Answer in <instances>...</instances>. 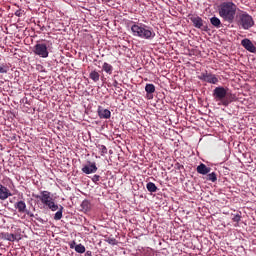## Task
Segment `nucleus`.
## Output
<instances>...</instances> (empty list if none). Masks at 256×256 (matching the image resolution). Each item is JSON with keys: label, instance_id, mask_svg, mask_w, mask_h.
<instances>
[{"label": "nucleus", "instance_id": "1", "mask_svg": "<svg viewBox=\"0 0 256 256\" xmlns=\"http://www.w3.org/2000/svg\"><path fill=\"white\" fill-rule=\"evenodd\" d=\"M237 10V4L232 2V0L223 1L217 7V13H219V17H221L223 22H227L229 24L235 22Z\"/></svg>", "mask_w": 256, "mask_h": 256}, {"label": "nucleus", "instance_id": "2", "mask_svg": "<svg viewBox=\"0 0 256 256\" xmlns=\"http://www.w3.org/2000/svg\"><path fill=\"white\" fill-rule=\"evenodd\" d=\"M131 32L134 37H140L146 40H152L156 37L153 29L144 23H137L131 26Z\"/></svg>", "mask_w": 256, "mask_h": 256}, {"label": "nucleus", "instance_id": "3", "mask_svg": "<svg viewBox=\"0 0 256 256\" xmlns=\"http://www.w3.org/2000/svg\"><path fill=\"white\" fill-rule=\"evenodd\" d=\"M35 199L40 200L46 207L50 209V211L55 212L59 210V206H57L51 197V193L48 191L40 192V195H33Z\"/></svg>", "mask_w": 256, "mask_h": 256}, {"label": "nucleus", "instance_id": "4", "mask_svg": "<svg viewBox=\"0 0 256 256\" xmlns=\"http://www.w3.org/2000/svg\"><path fill=\"white\" fill-rule=\"evenodd\" d=\"M238 26L244 30H249L255 26V21L253 16L249 13L241 11L238 15Z\"/></svg>", "mask_w": 256, "mask_h": 256}, {"label": "nucleus", "instance_id": "5", "mask_svg": "<svg viewBox=\"0 0 256 256\" xmlns=\"http://www.w3.org/2000/svg\"><path fill=\"white\" fill-rule=\"evenodd\" d=\"M229 88H225L223 86L216 87L213 91V98L216 102H222L223 106L229 105V100H226L227 96L229 95Z\"/></svg>", "mask_w": 256, "mask_h": 256}, {"label": "nucleus", "instance_id": "6", "mask_svg": "<svg viewBox=\"0 0 256 256\" xmlns=\"http://www.w3.org/2000/svg\"><path fill=\"white\" fill-rule=\"evenodd\" d=\"M34 55L42 58H47L49 56V46L45 43H37L33 46Z\"/></svg>", "mask_w": 256, "mask_h": 256}, {"label": "nucleus", "instance_id": "7", "mask_svg": "<svg viewBox=\"0 0 256 256\" xmlns=\"http://www.w3.org/2000/svg\"><path fill=\"white\" fill-rule=\"evenodd\" d=\"M189 19L195 28L200 29L203 32L208 31V27H207V25L204 24V21L201 17H199L197 15H190Z\"/></svg>", "mask_w": 256, "mask_h": 256}, {"label": "nucleus", "instance_id": "8", "mask_svg": "<svg viewBox=\"0 0 256 256\" xmlns=\"http://www.w3.org/2000/svg\"><path fill=\"white\" fill-rule=\"evenodd\" d=\"M199 80L205 82V83H210V84H214L217 85L219 83V79L217 77V75L215 74H211L208 72H204L201 75L198 76Z\"/></svg>", "mask_w": 256, "mask_h": 256}, {"label": "nucleus", "instance_id": "9", "mask_svg": "<svg viewBox=\"0 0 256 256\" xmlns=\"http://www.w3.org/2000/svg\"><path fill=\"white\" fill-rule=\"evenodd\" d=\"M97 170L98 167L96 166V162L88 161V165L82 167V172L86 175L95 174Z\"/></svg>", "mask_w": 256, "mask_h": 256}, {"label": "nucleus", "instance_id": "10", "mask_svg": "<svg viewBox=\"0 0 256 256\" xmlns=\"http://www.w3.org/2000/svg\"><path fill=\"white\" fill-rule=\"evenodd\" d=\"M241 46L244 47L247 52L256 53V47L249 38L242 39Z\"/></svg>", "mask_w": 256, "mask_h": 256}, {"label": "nucleus", "instance_id": "11", "mask_svg": "<svg viewBox=\"0 0 256 256\" xmlns=\"http://www.w3.org/2000/svg\"><path fill=\"white\" fill-rule=\"evenodd\" d=\"M12 196L9 188L0 184V200H7L9 197Z\"/></svg>", "mask_w": 256, "mask_h": 256}, {"label": "nucleus", "instance_id": "12", "mask_svg": "<svg viewBox=\"0 0 256 256\" xmlns=\"http://www.w3.org/2000/svg\"><path fill=\"white\" fill-rule=\"evenodd\" d=\"M98 116L100 119H110L111 111L108 109H104L102 106L98 107Z\"/></svg>", "mask_w": 256, "mask_h": 256}, {"label": "nucleus", "instance_id": "13", "mask_svg": "<svg viewBox=\"0 0 256 256\" xmlns=\"http://www.w3.org/2000/svg\"><path fill=\"white\" fill-rule=\"evenodd\" d=\"M196 171L199 175H208L211 172V167H207L205 164L201 163L196 167Z\"/></svg>", "mask_w": 256, "mask_h": 256}, {"label": "nucleus", "instance_id": "14", "mask_svg": "<svg viewBox=\"0 0 256 256\" xmlns=\"http://www.w3.org/2000/svg\"><path fill=\"white\" fill-rule=\"evenodd\" d=\"M144 90L147 93V98L149 100L153 99V93L156 92V86H154V84H146V87L144 88Z\"/></svg>", "mask_w": 256, "mask_h": 256}, {"label": "nucleus", "instance_id": "15", "mask_svg": "<svg viewBox=\"0 0 256 256\" xmlns=\"http://www.w3.org/2000/svg\"><path fill=\"white\" fill-rule=\"evenodd\" d=\"M3 239L6 241L14 242V241H20L22 238H20L19 235L13 234V233H4Z\"/></svg>", "mask_w": 256, "mask_h": 256}, {"label": "nucleus", "instance_id": "16", "mask_svg": "<svg viewBox=\"0 0 256 256\" xmlns=\"http://www.w3.org/2000/svg\"><path fill=\"white\" fill-rule=\"evenodd\" d=\"M14 208L18 210L20 214L26 213L28 210L26 209V204L24 201H19L14 204Z\"/></svg>", "mask_w": 256, "mask_h": 256}, {"label": "nucleus", "instance_id": "17", "mask_svg": "<svg viewBox=\"0 0 256 256\" xmlns=\"http://www.w3.org/2000/svg\"><path fill=\"white\" fill-rule=\"evenodd\" d=\"M103 71L105 72V73H107L108 75H111V74H113V70H114V67H113V65H111V64H108L107 62H105L104 64H103Z\"/></svg>", "mask_w": 256, "mask_h": 256}, {"label": "nucleus", "instance_id": "18", "mask_svg": "<svg viewBox=\"0 0 256 256\" xmlns=\"http://www.w3.org/2000/svg\"><path fill=\"white\" fill-rule=\"evenodd\" d=\"M210 24L213 25V27L219 29L221 27V20L217 17L210 18Z\"/></svg>", "mask_w": 256, "mask_h": 256}, {"label": "nucleus", "instance_id": "19", "mask_svg": "<svg viewBox=\"0 0 256 256\" xmlns=\"http://www.w3.org/2000/svg\"><path fill=\"white\" fill-rule=\"evenodd\" d=\"M100 77L101 75L96 70H93L91 73H89V78H91L94 83H97Z\"/></svg>", "mask_w": 256, "mask_h": 256}, {"label": "nucleus", "instance_id": "20", "mask_svg": "<svg viewBox=\"0 0 256 256\" xmlns=\"http://www.w3.org/2000/svg\"><path fill=\"white\" fill-rule=\"evenodd\" d=\"M146 188L149 193H156L158 190L156 184H154L153 182H148Z\"/></svg>", "mask_w": 256, "mask_h": 256}, {"label": "nucleus", "instance_id": "21", "mask_svg": "<svg viewBox=\"0 0 256 256\" xmlns=\"http://www.w3.org/2000/svg\"><path fill=\"white\" fill-rule=\"evenodd\" d=\"M81 208L83 211H91V203L89 202V200H84L81 203Z\"/></svg>", "mask_w": 256, "mask_h": 256}, {"label": "nucleus", "instance_id": "22", "mask_svg": "<svg viewBox=\"0 0 256 256\" xmlns=\"http://www.w3.org/2000/svg\"><path fill=\"white\" fill-rule=\"evenodd\" d=\"M63 206L58 207V211L55 214L54 220L60 221L62 219Z\"/></svg>", "mask_w": 256, "mask_h": 256}, {"label": "nucleus", "instance_id": "23", "mask_svg": "<svg viewBox=\"0 0 256 256\" xmlns=\"http://www.w3.org/2000/svg\"><path fill=\"white\" fill-rule=\"evenodd\" d=\"M74 249L76 253H79V254H83L86 251V248L83 244H77Z\"/></svg>", "mask_w": 256, "mask_h": 256}, {"label": "nucleus", "instance_id": "24", "mask_svg": "<svg viewBox=\"0 0 256 256\" xmlns=\"http://www.w3.org/2000/svg\"><path fill=\"white\" fill-rule=\"evenodd\" d=\"M9 71H10L9 64H1L0 65V73L6 74V73H9Z\"/></svg>", "mask_w": 256, "mask_h": 256}, {"label": "nucleus", "instance_id": "25", "mask_svg": "<svg viewBox=\"0 0 256 256\" xmlns=\"http://www.w3.org/2000/svg\"><path fill=\"white\" fill-rule=\"evenodd\" d=\"M207 180L210 182H216L217 181V174L215 172H211L207 175Z\"/></svg>", "mask_w": 256, "mask_h": 256}, {"label": "nucleus", "instance_id": "26", "mask_svg": "<svg viewBox=\"0 0 256 256\" xmlns=\"http://www.w3.org/2000/svg\"><path fill=\"white\" fill-rule=\"evenodd\" d=\"M98 149L100 150L101 156L108 154V148L104 145H99Z\"/></svg>", "mask_w": 256, "mask_h": 256}, {"label": "nucleus", "instance_id": "27", "mask_svg": "<svg viewBox=\"0 0 256 256\" xmlns=\"http://www.w3.org/2000/svg\"><path fill=\"white\" fill-rule=\"evenodd\" d=\"M242 216L239 214H235L234 217L232 218V221L235 222V227L238 226V223L241 222Z\"/></svg>", "mask_w": 256, "mask_h": 256}, {"label": "nucleus", "instance_id": "28", "mask_svg": "<svg viewBox=\"0 0 256 256\" xmlns=\"http://www.w3.org/2000/svg\"><path fill=\"white\" fill-rule=\"evenodd\" d=\"M106 241L108 244H110L112 246L117 245V240L115 238H108Z\"/></svg>", "mask_w": 256, "mask_h": 256}, {"label": "nucleus", "instance_id": "29", "mask_svg": "<svg viewBox=\"0 0 256 256\" xmlns=\"http://www.w3.org/2000/svg\"><path fill=\"white\" fill-rule=\"evenodd\" d=\"M99 180H101V176H99V175H94V176L92 177V182H93L94 184H97V183L99 182Z\"/></svg>", "mask_w": 256, "mask_h": 256}, {"label": "nucleus", "instance_id": "30", "mask_svg": "<svg viewBox=\"0 0 256 256\" xmlns=\"http://www.w3.org/2000/svg\"><path fill=\"white\" fill-rule=\"evenodd\" d=\"M70 249H75V246H78L77 242L73 241L72 243L69 244Z\"/></svg>", "mask_w": 256, "mask_h": 256}, {"label": "nucleus", "instance_id": "31", "mask_svg": "<svg viewBox=\"0 0 256 256\" xmlns=\"http://www.w3.org/2000/svg\"><path fill=\"white\" fill-rule=\"evenodd\" d=\"M112 86L115 88H119V82L117 80H114Z\"/></svg>", "mask_w": 256, "mask_h": 256}, {"label": "nucleus", "instance_id": "32", "mask_svg": "<svg viewBox=\"0 0 256 256\" xmlns=\"http://www.w3.org/2000/svg\"><path fill=\"white\" fill-rule=\"evenodd\" d=\"M85 256H92V252H91V251H87V252L85 253Z\"/></svg>", "mask_w": 256, "mask_h": 256}, {"label": "nucleus", "instance_id": "33", "mask_svg": "<svg viewBox=\"0 0 256 256\" xmlns=\"http://www.w3.org/2000/svg\"><path fill=\"white\" fill-rule=\"evenodd\" d=\"M19 13H15L16 16H18Z\"/></svg>", "mask_w": 256, "mask_h": 256}, {"label": "nucleus", "instance_id": "34", "mask_svg": "<svg viewBox=\"0 0 256 256\" xmlns=\"http://www.w3.org/2000/svg\"><path fill=\"white\" fill-rule=\"evenodd\" d=\"M19 13H15L16 16H18Z\"/></svg>", "mask_w": 256, "mask_h": 256}]
</instances>
